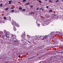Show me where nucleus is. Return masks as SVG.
I'll return each mask as SVG.
<instances>
[{"instance_id":"1","label":"nucleus","mask_w":63,"mask_h":63,"mask_svg":"<svg viewBox=\"0 0 63 63\" xmlns=\"http://www.w3.org/2000/svg\"><path fill=\"white\" fill-rule=\"evenodd\" d=\"M11 35L12 36V38L13 39H14L15 38H16V35H13V34H12Z\"/></svg>"},{"instance_id":"2","label":"nucleus","mask_w":63,"mask_h":63,"mask_svg":"<svg viewBox=\"0 0 63 63\" xmlns=\"http://www.w3.org/2000/svg\"><path fill=\"white\" fill-rule=\"evenodd\" d=\"M6 37H7L8 38H9V34L7 33L6 34Z\"/></svg>"},{"instance_id":"3","label":"nucleus","mask_w":63,"mask_h":63,"mask_svg":"<svg viewBox=\"0 0 63 63\" xmlns=\"http://www.w3.org/2000/svg\"><path fill=\"white\" fill-rule=\"evenodd\" d=\"M25 9H22V12H25Z\"/></svg>"},{"instance_id":"4","label":"nucleus","mask_w":63,"mask_h":63,"mask_svg":"<svg viewBox=\"0 0 63 63\" xmlns=\"http://www.w3.org/2000/svg\"><path fill=\"white\" fill-rule=\"evenodd\" d=\"M14 30H15V31H16V27H14Z\"/></svg>"},{"instance_id":"5","label":"nucleus","mask_w":63,"mask_h":63,"mask_svg":"<svg viewBox=\"0 0 63 63\" xmlns=\"http://www.w3.org/2000/svg\"><path fill=\"white\" fill-rule=\"evenodd\" d=\"M9 1V4H10L11 3V2H12V1Z\"/></svg>"},{"instance_id":"6","label":"nucleus","mask_w":63,"mask_h":63,"mask_svg":"<svg viewBox=\"0 0 63 63\" xmlns=\"http://www.w3.org/2000/svg\"><path fill=\"white\" fill-rule=\"evenodd\" d=\"M0 7H2V3H1V4H0Z\"/></svg>"},{"instance_id":"7","label":"nucleus","mask_w":63,"mask_h":63,"mask_svg":"<svg viewBox=\"0 0 63 63\" xmlns=\"http://www.w3.org/2000/svg\"><path fill=\"white\" fill-rule=\"evenodd\" d=\"M38 2H39V3H42V1H41V0H39Z\"/></svg>"},{"instance_id":"8","label":"nucleus","mask_w":63,"mask_h":63,"mask_svg":"<svg viewBox=\"0 0 63 63\" xmlns=\"http://www.w3.org/2000/svg\"><path fill=\"white\" fill-rule=\"evenodd\" d=\"M8 9H9L8 8H6L5 9V10H6V11H7Z\"/></svg>"},{"instance_id":"9","label":"nucleus","mask_w":63,"mask_h":63,"mask_svg":"<svg viewBox=\"0 0 63 63\" xmlns=\"http://www.w3.org/2000/svg\"><path fill=\"white\" fill-rule=\"evenodd\" d=\"M19 10H22V7H19Z\"/></svg>"},{"instance_id":"10","label":"nucleus","mask_w":63,"mask_h":63,"mask_svg":"<svg viewBox=\"0 0 63 63\" xmlns=\"http://www.w3.org/2000/svg\"><path fill=\"white\" fill-rule=\"evenodd\" d=\"M26 0H23L22 1V2H26Z\"/></svg>"},{"instance_id":"11","label":"nucleus","mask_w":63,"mask_h":63,"mask_svg":"<svg viewBox=\"0 0 63 63\" xmlns=\"http://www.w3.org/2000/svg\"><path fill=\"white\" fill-rule=\"evenodd\" d=\"M59 1V0H58L56 1V3H57Z\"/></svg>"},{"instance_id":"12","label":"nucleus","mask_w":63,"mask_h":63,"mask_svg":"<svg viewBox=\"0 0 63 63\" xmlns=\"http://www.w3.org/2000/svg\"><path fill=\"white\" fill-rule=\"evenodd\" d=\"M52 12V10H50L49 11V12Z\"/></svg>"},{"instance_id":"13","label":"nucleus","mask_w":63,"mask_h":63,"mask_svg":"<svg viewBox=\"0 0 63 63\" xmlns=\"http://www.w3.org/2000/svg\"><path fill=\"white\" fill-rule=\"evenodd\" d=\"M49 2H51V3L52 2L51 1V0H49Z\"/></svg>"},{"instance_id":"14","label":"nucleus","mask_w":63,"mask_h":63,"mask_svg":"<svg viewBox=\"0 0 63 63\" xmlns=\"http://www.w3.org/2000/svg\"><path fill=\"white\" fill-rule=\"evenodd\" d=\"M30 4V3H29V2H28L27 4H26H26H27V5H29V4Z\"/></svg>"},{"instance_id":"15","label":"nucleus","mask_w":63,"mask_h":63,"mask_svg":"<svg viewBox=\"0 0 63 63\" xmlns=\"http://www.w3.org/2000/svg\"><path fill=\"white\" fill-rule=\"evenodd\" d=\"M11 11L13 13L14 12V10H12Z\"/></svg>"},{"instance_id":"16","label":"nucleus","mask_w":63,"mask_h":63,"mask_svg":"<svg viewBox=\"0 0 63 63\" xmlns=\"http://www.w3.org/2000/svg\"><path fill=\"white\" fill-rule=\"evenodd\" d=\"M34 14V13L33 12H32L31 13H30V14Z\"/></svg>"},{"instance_id":"17","label":"nucleus","mask_w":63,"mask_h":63,"mask_svg":"<svg viewBox=\"0 0 63 63\" xmlns=\"http://www.w3.org/2000/svg\"><path fill=\"white\" fill-rule=\"evenodd\" d=\"M4 19H6V17H4Z\"/></svg>"},{"instance_id":"18","label":"nucleus","mask_w":63,"mask_h":63,"mask_svg":"<svg viewBox=\"0 0 63 63\" xmlns=\"http://www.w3.org/2000/svg\"><path fill=\"white\" fill-rule=\"evenodd\" d=\"M41 37H42V36H40L39 37V38L40 39V38H41Z\"/></svg>"},{"instance_id":"19","label":"nucleus","mask_w":63,"mask_h":63,"mask_svg":"<svg viewBox=\"0 0 63 63\" xmlns=\"http://www.w3.org/2000/svg\"><path fill=\"white\" fill-rule=\"evenodd\" d=\"M39 7H37V10H39Z\"/></svg>"},{"instance_id":"20","label":"nucleus","mask_w":63,"mask_h":63,"mask_svg":"<svg viewBox=\"0 0 63 63\" xmlns=\"http://www.w3.org/2000/svg\"><path fill=\"white\" fill-rule=\"evenodd\" d=\"M43 8V7L41 8L40 9H39V10H42V8Z\"/></svg>"},{"instance_id":"21","label":"nucleus","mask_w":63,"mask_h":63,"mask_svg":"<svg viewBox=\"0 0 63 63\" xmlns=\"http://www.w3.org/2000/svg\"><path fill=\"white\" fill-rule=\"evenodd\" d=\"M30 7H31V8H32V7H33V6L32 5Z\"/></svg>"},{"instance_id":"22","label":"nucleus","mask_w":63,"mask_h":63,"mask_svg":"<svg viewBox=\"0 0 63 63\" xmlns=\"http://www.w3.org/2000/svg\"><path fill=\"white\" fill-rule=\"evenodd\" d=\"M20 55H19L18 56V57H19V58H20Z\"/></svg>"},{"instance_id":"23","label":"nucleus","mask_w":63,"mask_h":63,"mask_svg":"<svg viewBox=\"0 0 63 63\" xmlns=\"http://www.w3.org/2000/svg\"><path fill=\"white\" fill-rule=\"evenodd\" d=\"M45 37H47V35H46L45 36Z\"/></svg>"},{"instance_id":"24","label":"nucleus","mask_w":63,"mask_h":63,"mask_svg":"<svg viewBox=\"0 0 63 63\" xmlns=\"http://www.w3.org/2000/svg\"><path fill=\"white\" fill-rule=\"evenodd\" d=\"M46 8H48V6H46Z\"/></svg>"},{"instance_id":"25","label":"nucleus","mask_w":63,"mask_h":63,"mask_svg":"<svg viewBox=\"0 0 63 63\" xmlns=\"http://www.w3.org/2000/svg\"><path fill=\"white\" fill-rule=\"evenodd\" d=\"M11 9H14V8H13V7H11Z\"/></svg>"},{"instance_id":"26","label":"nucleus","mask_w":63,"mask_h":63,"mask_svg":"<svg viewBox=\"0 0 63 63\" xmlns=\"http://www.w3.org/2000/svg\"><path fill=\"white\" fill-rule=\"evenodd\" d=\"M44 38H45V39H47V38H46V37H44Z\"/></svg>"},{"instance_id":"27","label":"nucleus","mask_w":63,"mask_h":63,"mask_svg":"<svg viewBox=\"0 0 63 63\" xmlns=\"http://www.w3.org/2000/svg\"><path fill=\"white\" fill-rule=\"evenodd\" d=\"M36 56H34V57H32L33 58V57H35Z\"/></svg>"},{"instance_id":"28","label":"nucleus","mask_w":63,"mask_h":63,"mask_svg":"<svg viewBox=\"0 0 63 63\" xmlns=\"http://www.w3.org/2000/svg\"><path fill=\"white\" fill-rule=\"evenodd\" d=\"M29 36V35H27V36Z\"/></svg>"},{"instance_id":"29","label":"nucleus","mask_w":63,"mask_h":63,"mask_svg":"<svg viewBox=\"0 0 63 63\" xmlns=\"http://www.w3.org/2000/svg\"><path fill=\"white\" fill-rule=\"evenodd\" d=\"M53 15H54V16H55V15H54V14Z\"/></svg>"},{"instance_id":"30","label":"nucleus","mask_w":63,"mask_h":63,"mask_svg":"<svg viewBox=\"0 0 63 63\" xmlns=\"http://www.w3.org/2000/svg\"><path fill=\"white\" fill-rule=\"evenodd\" d=\"M28 43H30V42H29V41H28Z\"/></svg>"},{"instance_id":"31","label":"nucleus","mask_w":63,"mask_h":63,"mask_svg":"<svg viewBox=\"0 0 63 63\" xmlns=\"http://www.w3.org/2000/svg\"><path fill=\"white\" fill-rule=\"evenodd\" d=\"M42 11H43V9H42Z\"/></svg>"},{"instance_id":"32","label":"nucleus","mask_w":63,"mask_h":63,"mask_svg":"<svg viewBox=\"0 0 63 63\" xmlns=\"http://www.w3.org/2000/svg\"><path fill=\"white\" fill-rule=\"evenodd\" d=\"M40 25V24H38V25Z\"/></svg>"},{"instance_id":"33","label":"nucleus","mask_w":63,"mask_h":63,"mask_svg":"<svg viewBox=\"0 0 63 63\" xmlns=\"http://www.w3.org/2000/svg\"><path fill=\"white\" fill-rule=\"evenodd\" d=\"M14 42H16V40H15V41H14Z\"/></svg>"},{"instance_id":"34","label":"nucleus","mask_w":63,"mask_h":63,"mask_svg":"<svg viewBox=\"0 0 63 63\" xmlns=\"http://www.w3.org/2000/svg\"><path fill=\"white\" fill-rule=\"evenodd\" d=\"M37 37V36H36V37Z\"/></svg>"},{"instance_id":"35","label":"nucleus","mask_w":63,"mask_h":63,"mask_svg":"<svg viewBox=\"0 0 63 63\" xmlns=\"http://www.w3.org/2000/svg\"><path fill=\"white\" fill-rule=\"evenodd\" d=\"M45 1H47V0H45Z\"/></svg>"},{"instance_id":"36","label":"nucleus","mask_w":63,"mask_h":63,"mask_svg":"<svg viewBox=\"0 0 63 63\" xmlns=\"http://www.w3.org/2000/svg\"><path fill=\"white\" fill-rule=\"evenodd\" d=\"M39 59L40 58V57H39Z\"/></svg>"}]
</instances>
